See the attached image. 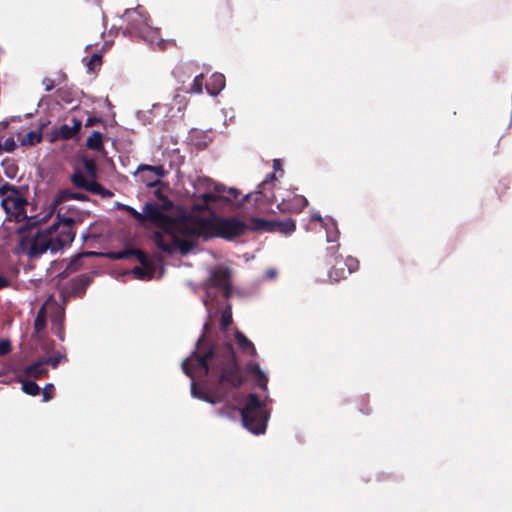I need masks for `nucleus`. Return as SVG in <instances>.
Instances as JSON below:
<instances>
[{
  "label": "nucleus",
  "mask_w": 512,
  "mask_h": 512,
  "mask_svg": "<svg viewBox=\"0 0 512 512\" xmlns=\"http://www.w3.org/2000/svg\"><path fill=\"white\" fill-rule=\"evenodd\" d=\"M175 227L176 231L170 235L171 243H166L162 238L158 239L164 252L187 254L195 247L199 237L232 239L248 229V225L238 218H201L194 214L177 216Z\"/></svg>",
  "instance_id": "nucleus-1"
},
{
  "label": "nucleus",
  "mask_w": 512,
  "mask_h": 512,
  "mask_svg": "<svg viewBox=\"0 0 512 512\" xmlns=\"http://www.w3.org/2000/svg\"><path fill=\"white\" fill-rule=\"evenodd\" d=\"M75 231L66 219L57 222L45 230L31 227L20 231L19 251L29 258L39 257L47 251L57 252L72 243Z\"/></svg>",
  "instance_id": "nucleus-2"
},
{
  "label": "nucleus",
  "mask_w": 512,
  "mask_h": 512,
  "mask_svg": "<svg viewBox=\"0 0 512 512\" xmlns=\"http://www.w3.org/2000/svg\"><path fill=\"white\" fill-rule=\"evenodd\" d=\"M117 207L127 211L141 225L150 222L152 225L160 228V231L154 234V241L159 249L162 250L158 242L159 238L164 239L166 243H171L170 235L176 231L177 217L168 215L163 208L155 203H147L143 208V212H138L133 207L120 203L117 204Z\"/></svg>",
  "instance_id": "nucleus-3"
},
{
  "label": "nucleus",
  "mask_w": 512,
  "mask_h": 512,
  "mask_svg": "<svg viewBox=\"0 0 512 512\" xmlns=\"http://www.w3.org/2000/svg\"><path fill=\"white\" fill-rule=\"evenodd\" d=\"M211 357V352L204 355H198L194 352L190 357L182 362V369L184 373L192 379L191 393L192 396L211 404H216L221 401L218 396L209 395L204 392H198L195 387V379H201L209 372L208 360Z\"/></svg>",
  "instance_id": "nucleus-4"
},
{
  "label": "nucleus",
  "mask_w": 512,
  "mask_h": 512,
  "mask_svg": "<svg viewBox=\"0 0 512 512\" xmlns=\"http://www.w3.org/2000/svg\"><path fill=\"white\" fill-rule=\"evenodd\" d=\"M245 428L254 434H262L266 430L269 412L263 402L255 394H250L245 406L239 409Z\"/></svg>",
  "instance_id": "nucleus-5"
},
{
  "label": "nucleus",
  "mask_w": 512,
  "mask_h": 512,
  "mask_svg": "<svg viewBox=\"0 0 512 512\" xmlns=\"http://www.w3.org/2000/svg\"><path fill=\"white\" fill-rule=\"evenodd\" d=\"M1 206L10 220L17 222L25 220L28 201L24 194L16 187L5 184L0 187Z\"/></svg>",
  "instance_id": "nucleus-6"
},
{
  "label": "nucleus",
  "mask_w": 512,
  "mask_h": 512,
  "mask_svg": "<svg viewBox=\"0 0 512 512\" xmlns=\"http://www.w3.org/2000/svg\"><path fill=\"white\" fill-rule=\"evenodd\" d=\"M198 187L199 189H205V192L200 195L205 206L216 201L232 203L240 195L239 190L236 188H227L223 184L214 182L209 178L198 179Z\"/></svg>",
  "instance_id": "nucleus-7"
},
{
  "label": "nucleus",
  "mask_w": 512,
  "mask_h": 512,
  "mask_svg": "<svg viewBox=\"0 0 512 512\" xmlns=\"http://www.w3.org/2000/svg\"><path fill=\"white\" fill-rule=\"evenodd\" d=\"M219 288L223 291L225 297L230 295V271L222 266L217 267L210 271V277L205 284L206 296L203 299V303L206 306L209 315L213 308L212 289Z\"/></svg>",
  "instance_id": "nucleus-8"
},
{
  "label": "nucleus",
  "mask_w": 512,
  "mask_h": 512,
  "mask_svg": "<svg viewBox=\"0 0 512 512\" xmlns=\"http://www.w3.org/2000/svg\"><path fill=\"white\" fill-rule=\"evenodd\" d=\"M122 18L128 24L129 30L135 32L146 42L153 43V39L145 34L144 28H149V18L142 7L138 6L136 9L126 10Z\"/></svg>",
  "instance_id": "nucleus-9"
},
{
  "label": "nucleus",
  "mask_w": 512,
  "mask_h": 512,
  "mask_svg": "<svg viewBox=\"0 0 512 512\" xmlns=\"http://www.w3.org/2000/svg\"><path fill=\"white\" fill-rule=\"evenodd\" d=\"M220 382L227 383L232 387H239L243 379L239 373L238 367L234 361V353L229 347V360L224 367L221 368Z\"/></svg>",
  "instance_id": "nucleus-10"
},
{
  "label": "nucleus",
  "mask_w": 512,
  "mask_h": 512,
  "mask_svg": "<svg viewBox=\"0 0 512 512\" xmlns=\"http://www.w3.org/2000/svg\"><path fill=\"white\" fill-rule=\"evenodd\" d=\"M359 262L353 257H348L345 261L337 260L333 269L329 272V278L338 281L345 278L348 274L358 269Z\"/></svg>",
  "instance_id": "nucleus-11"
},
{
  "label": "nucleus",
  "mask_w": 512,
  "mask_h": 512,
  "mask_svg": "<svg viewBox=\"0 0 512 512\" xmlns=\"http://www.w3.org/2000/svg\"><path fill=\"white\" fill-rule=\"evenodd\" d=\"M70 200L85 201L87 200V197L82 193H75L71 190H62L55 195L50 203L52 211L56 212L57 216L63 215L65 207L62 204L64 202H69Z\"/></svg>",
  "instance_id": "nucleus-12"
},
{
  "label": "nucleus",
  "mask_w": 512,
  "mask_h": 512,
  "mask_svg": "<svg viewBox=\"0 0 512 512\" xmlns=\"http://www.w3.org/2000/svg\"><path fill=\"white\" fill-rule=\"evenodd\" d=\"M70 200L85 201L87 200V197L82 193H75L71 190H62L55 195L50 203L52 211L56 212L57 216L63 215L65 207L62 204L64 202H69Z\"/></svg>",
  "instance_id": "nucleus-13"
},
{
  "label": "nucleus",
  "mask_w": 512,
  "mask_h": 512,
  "mask_svg": "<svg viewBox=\"0 0 512 512\" xmlns=\"http://www.w3.org/2000/svg\"><path fill=\"white\" fill-rule=\"evenodd\" d=\"M137 173H140L142 180L150 187L154 186L165 176V170L162 165L150 166L141 164L137 168Z\"/></svg>",
  "instance_id": "nucleus-14"
},
{
  "label": "nucleus",
  "mask_w": 512,
  "mask_h": 512,
  "mask_svg": "<svg viewBox=\"0 0 512 512\" xmlns=\"http://www.w3.org/2000/svg\"><path fill=\"white\" fill-rule=\"evenodd\" d=\"M73 183L80 188L95 193H102V187L92 178L84 175L82 172H76L72 177Z\"/></svg>",
  "instance_id": "nucleus-15"
},
{
  "label": "nucleus",
  "mask_w": 512,
  "mask_h": 512,
  "mask_svg": "<svg viewBox=\"0 0 512 512\" xmlns=\"http://www.w3.org/2000/svg\"><path fill=\"white\" fill-rule=\"evenodd\" d=\"M225 87V77L220 73H214L210 82L206 85V90L211 96H216Z\"/></svg>",
  "instance_id": "nucleus-16"
},
{
  "label": "nucleus",
  "mask_w": 512,
  "mask_h": 512,
  "mask_svg": "<svg viewBox=\"0 0 512 512\" xmlns=\"http://www.w3.org/2000/svg\"><path fill=\"white\" fill-rule=\"evenodd\" d=\"M139 259L143 263V266L135 267L131 271V274H133L135 278L140 279V280L151 279L153 276V269L150 266L145 264V262H144L145 255L139 252Z\"/></svg>",
  "instance_id": "nucleus-17"
},
{
  "label": "nucleus",
  "mask_w": 512,
  "mask_h": 512,
  "mask_svg": "<svg viewBox=\"0 0 512 512\" xmlns=\"http://www.w3.org/2000/svg\"><path fill=\"white\" fill-rule=\"evenodd\" d=\"M46 364L43 359H40L39 361L27 366L24 369V373L27 377L31 378H40L43 375L47 374Z\"/></svg>",
  "instance_id": "nucleus-18"
},
{
  "label": "nucleus",
  "mask_w": 512,
  "mask_h": 512,
  "mask_svg": "<svg viewBox=\"0 0 512 512\" xmlns=\"http://www.w3.org/2000/svg\"><path fill=\"white\" fill-rule=\"evenodd\" d=\"M235 340L239 348L249 354L254 356L256 354V349L254 344L240 331H235Z\"/></svg>",
  "instance_id": "nucleus-19"
},
{
  "label": "nucleus",
  "mask_w": 512,
  "mask_h": 512,
  "mask_svg": "<svg viewBox=\"0 0 512 512\" xmlns=\"http://www.w3.org/2000/svg\"><path fill=\"white\" fill-rule=\"evenodd\" d=\"M248 229L253 231L274 232L275 224H273V221H267L263 218H251Z\"/></svg>",
  "instance_id": "nucleus-20"
},
{
  "label": "nucleus",
  "mask_w": 512,
  "mask_h": 512,
  "mask_svg": "<svg viewBox=\"0 0 512 512\" xmlns=\"http://www.w3.org/2000/svg\"><path fill=\"white\" fill-rule=\"evenodd\" d=\"M275 179V176L274 175H268L265 180L259 184L258 186V190H257V194L260 195V196H263V198L268 201V202H274L275 200V197L273 195V193H268L267 190H269L271 188V186L273 185V180Z\"/></svg>",
  "instance_id": "nucleus-21"
},
{
  "label": "nucleus",
  "mask_w": 512,
  "mask_h": 512,
  "mask_svg": "<svg viewBox=\"0 0 512 512\" xmlns=\"http://www.w3.org/2000/svg\"><path fill=\"white\" fill-rule=\"evenodd\" d=\"M144 30L146 36L153 39V43H149L150 45H155L161 50L165 49L168 42L159 36V31L157 28H154L149 24V28H144Z\"/></svg>",
  "instance_id": "nucleus-22"
},
{
  "label": "nucleus",
  "mask_w": 512,
  "mask_h": 512,
  "mask_svg": "<svg viewBox=\"0 0 512 512\" xmlns=\"http://www.w3.org/2000/svg\"><path fill=\"white\" fill-rule=\"evenodd\" d=\"M80 126H81V124L78 121H74L73 126L64 124L58 129L57 136H59L63 139L72 138L74 135L77 134L78 130L80 129Z\"/></svg>",
  "instance_id": "nucleus-23"
},
{
  "label": "nucleus",
  "mask_w": 512,
  "mask_h": 512,
  "mask_svg": "<svg viewBox=\"0 0 512 512\" xmlns=\"http://www.w3.org/2000/svg\"><path fill=\"white\" fill-rule=\"evenodd\" d=\"M42 140V133L40 130H33L28 132L20 141L22 146H33Z\"/></svg>",
  "instance_id": "nucleus-24"
},
{
  "label": "nucleus",
  "mask_w": 512,
  "mask_h": 512,
  "mask_svg": "<svg viewBox=\"0 0 512 512\" xmlns=\"http://www.w3.org/2000/svg\"><path fill=\"white\" fill-rule=\"evenodd\" d=\"M248 371L251 373H254L257 376V381H258L259 386L262 389L266 390L268 379H267V376L265 375V373L260 369L258 364H255V363L249 364Z\"/></svg>",
  "instance_id": "nucleus-25"
},
{
  "label": "nucleus",
  "mask_w": 512,
  "mask_h": 512,
  "mask_svg": "<svg viewBox=\"0 0 512 512\" xmlns=\"http://www.w3.org/2000/svg\"><path fill=\"white\" fill-rule=\"evenodd\" d=\"M273 224H275V231H279L283 234H291L296 228L295 222L291 219H287L285 221H273Z\"/></svg>",
  "instance_id": "nucleus-26"
},
{
  "label": "nucleus",
  "mask_w": 512,
  "mask_h": 512,
  "mask_svg": "<svg viewBox=\"0 0 512 512\" xmlns=\"http://www.w3.org/2000/svg\"><path fill=\"white\" fill-rule=\"evenodd\" d=\"M46 326V306L45 304L41 306L38 311V314L34 321V330L36 334H39L44 330Z\"/></svg>",
  "instance_id": "nucleus-27"
},
{
  "label": "nucleus",
  "mask_w": 512,
  "mask_h": 512,
  "mask_svg": "<svg viewBox=\"0 0 512 512\" xmlns=\"http://www.w3.org/2000/svg\"><path fill=\"white\" fill-rule=\"evenodd\" d=\"M323 228L326 230L327 242L337 241L338 236H339V231H338L333 219H330L329 222H325V226Z\"/></svg>",
  "instance_id": "nucleus-28"
},
{
  "label": "nucleus",
  "mask_w": 512,
  "mask_h": 512,
  "mask_svg": "<svg viewBox=\"0 0 512 512\" xmlns=\"http://www.w3.org/2000/svg\"><path fill=\"white\" fill-rule=\"evenodd\" d=\"M86 145L88 148L99 150L102 147V134L94 131L87 139Z\"/></svg>",
  "instance_id": "nucleus-29"
},
{
  "label": "nucleus",
  "mask_w": 512,
  "mask_h": 512,
  "mask_svg": "<svg viewBox=\"0 0 512 512\" xmlns=\"http://www.w3.org/2000/svg\"><path fill=\"white\" fill-rule=\"evenodd\" d=\"M22 390L31 396H36L40 393V387L33 381H22Z\"/></svg>",
  "instance_id": "nucleus-30"
},
{
  "label": "nucleus",
  "mask_w": 512,
  "mask_h": 512,
  "mask_svg": "<svg viewBox=\"0 0 512 512\" xmlns=\"http://www.w3.org/2000/svg\"><path fill=\"white\" fill-rule=\"evenodd\" d=\"M84 175H87L88 177L95 180L96 176V165L93 160H84L83 163V169L80 171Z\"/></svg>",
  "instance_id": "nucleus-31"
},
{
  "label": "nucleus",
  "mask_w": 512,
  "mask_h": 512,
  "mask_svg": "<svg viewBox=\"0 0 512 512\" xmlns=\"http://www.w3.org/2000/svg\"><path fill=\"white\" fill-rule=\"evenodd\" d=\"M2 166L4 168V173L8 178L13 179L17 176L18 169L13 161L6 160L2 163Z\"/></svg>",
  "instance_id": "nucleus-32"
},
{
  "label": "nucleus",
  "mask_w": 512,
  "mask_h": 512,
  "mask_svg": "<svg viewBox=\"0 0 512 512\" xmlns=\"http://www.w3.org/2000/svg\"><path fill=\"white\" fill-rule=\"evenodd\" d=\"M294 201H295V204L293 206H286V205L282 204V209H291V210L299 211L302 208H304L308 203L307 199L303 196H295Z\"/></svg>",
  "instance_id": "nucleus-33"
},
{
  "label": "nucleus",
  "mask_w": 512,
  "mask_h": 512,
  "mask_svg": "<svg viewBox=\"0 0 512 512\" xmlns=\"http://www.w3.org/2000/svg\"><path fill=\"white\" fill-rule=\"evenodd\" d=\"M0 147V154L2 152H13L17 147V143L13 137H8L3 143L0 142Z\"/></svg>",
  "instance_id": "nucleus-34"
},
{
  "label": "nucleus",
  "mask_w": 512,
  "mask_h": 512,
  "mask_svg": "<svg viewBox=\"0 0 512 512\" xmlns=\"http://www.w3.org/2000/svg\"><path fill=\"white\" fill-rule=\"evenodd\" d=\"M231 323H232V311H231V307L228 306L226 309L223 310L222 315H221V328L223 330H226Z\"/></svg>",
  "instance_id": "nucleus-35"
},
{
  "label": "nucleus",
  "mask_w": 512,
  "mask_h": 512,
  "mask_svg": "<svg viewBox=\"0 0 512 512\" xmlns=\"http://www.w3.org/2000/svg\"><path fill=\"white\" fill-rule=\"evenodd\" d=\"M202 81H203V74H199V75L195 76L192 86H191V89L187 90V92H189V93L193 92L196 94L202 93V91H203Z\"/></svg>",
  "instance_id": "nucleus-36"
},
{
  "label": "nucleus",
  "mask_w": 512,
  "mask_h": 512,
  "mask_svg": "<svg viewBox=\"0 0 512 512\" xmlns=\"http://www.w3.org/2000/svg\"><path fill=\"white\" fill-rule=\"evenodd\" d=\"M62 205L65 207V209H64V214L61 216H58L59 222H63L66 219H68L71 227L73 228L74 214H71L69 216H67L66 214H67V212L74 210V208L70 204H68V202H64Z\"/></svg>",
  "instance_id": "nucleus-37"
},
{
  "label": "nucleus",
  "mask_w": 512,
  "mask_h": 512,
  "mask_svg": "<svg viewBox=\"0 0 512 512\" xmlns=\"http://www.w3.org/2000/svg\"><path fill=\"white\" fill-rule=\"evenodd\" d=\"M53 394H54V386H53V384H47L44 387L43 392H42L43 401L47 402L50 399H52L53 398Z\"/></svg>",
  "instance_id": "nucleus-38"
},
{
  "label": "nucleus",
  "mask_w": 512,
  "mask_h": 512,
  "mask_svg": "<svg viewBox=\"0 0 512 512\" xmlns=\"http://www.w3.org/2000/svg\"><path fill=\"white\" fill-rule=\"evenodd\" d=\"M11 350V344L9 340L0 341V356L6 355Z\"/></svg>",
  "instance_id": "nucleus-39"
},
{
  "label": "nucleus",
  "mask_w": 512,
  "mask_h": 512,
  "mask_svg": "<svg viewBox=\"0 0 512 512\" xmlns=\"http://www.w3.org/2000/svg\"><path fill=\"white\" fill-rule=\"evenodd\" d=\"M62 356L61 355H58V356H55V357H48V358H43L45 364H50L53 368H56L60 361L62 360Z\"/></svg>",
  "instance_id": "nucleus-40"
},
{
  "label": "nucleus",
  "mask_w": 512,
  "mask_h": 512,
  "mask_svg": "<svg viewBox=\"0 0 512 512\" xmlns=\"http://www.w3.org/2000/svg\"><path fill=\"white\" fill-rule=\"evenodd\" d=\"M100 63H101V57H100V55H98V54H94V55L91 57V59H90V61H89V63H88V67H89V69H92V68H93V66H95V65H100Z\"/></svg>",
  "instance_id": "nucleus-41"
},
{
  "label": "nucleus",
  "mask_w": 512,
  "mask_h": 512,
  "mask_svg": "<svg viewBox=\"0 0 512 512\" xmlns=\"http://www.w3.org/2000/svg\"><path fill=\"white\" fill-rule=\"evenodd\" d=\"M43 85L45 86L46 91H51L54 88V81L52 79L46 78L43 80Z\"/></svg>",
  "instance_id": "nucleus-42"
},
{
  "label": "nucleus",
  "mask_w": 512,
  "mask_h": 512,
  "mask_svg": "<svg viewBox=\"0 0 512 512\" xmlns=\"http://www.w3.org/2000/svg\"><path fill=\"white\" fill-rule=\"evenodd\" d=\"M311 218L313 220L319 221L323 227L325 226V222H329V220L331 219V218L323 219L319 213L313 214Z\"/></svg>",
  "instance_id": "nucleus-43"
},
{
  "label": "nucleus",
  "mask_w": 512,
  "mask_h": 512,
  "mask_svg": "<svg viewBox=\"0 0 512 512\" xmlns=\"http://www.w3.org/2000/svg\"><path fill=\"white\" fill-rule=\"evenodd\" d=\"M273 167H274V170L275 171H278V170H281V162L279 159H275L274 162H273Z\"/></svg>",
  "instance_id": "nucleus-44"
},
{
  "label": "nucleus",
  "mask_w": 512,
  "mask_h": 512,
  "mask_svg": "<svg viewBox=\"0 0 512 512\" xmlns=\"http://www.w3.org/2000/svg\"><path fill=\"white\" fill-rule=\"evenodd\" d=\"M266 275H267V277H269V278H274V277H275V275H276V271H275V270H273V269H270V270H268V271L266 272Z\"/></svg>",
  "instance_id": "nucleus-45"
},
{
  "label": "nucleus",
  "mask_w": 512,
  "mask_h": 512,
  "mask_svg": "<svg viewBox=\"0 0 512 512\" xmlns=\"http://www.w3.org/2000/svg\"><path fill=\"white\" fill-rule=\"evenodd\" d=\"M6 285H7V280L4 277L0 276V289L5 287Z\"/></svg>",
  "instance_id": "nucleus-46"
},
{
  "label": "nucleus",
  "mask_w": 512,
  "mask_h": 512,
  "mask_svg": "<svg viewBox=\"0 0 512 512\" xmlns=\"http://www.w3.org/2000/svg\"><path fill=\"white\" fill-rule=\"evenodd\" d=\"M327 250H328L329 253L334 254V253L337 252L338 246H331Z\"/></svg>",
  "instance_id": "nucleus-47"
},
{
  "label": "nucleus",
  "mask_w": 512,
  "mask_h": 512,
  "mask_svg": "<svg viewBox=\"0 0 512 512\" xmlns=\"http://www.w3.org/2000/svg\"><path fill=\"white\" fill-rule=\"evenodd\" d=\"M249 197H250V194H246V196L244 197V199H243L242 201H240V202L237 204V206H238V207H240V206L243 204V202H244V201H246V200H248V199H249Z\"/></svg>",
  "instance_id": "nucleus-48"
},
{
  "label": "nucleus",
  "mask_w": 512,
  "mask_h": 512,
  "mask_svg": "<svg viewBox=\"0 0 512 512\" xmlns=\"http://www.w3.org/2000/svg\"><path fill=\"white\" fill-rule=\"evenodd\" d=\"M123 257H124V254H122V253H119V254H117V256H116V258H119V259H120V258H123Z\"/></svg>",
  "instance_id": "nucleus-49"
},
{
  "label": "nucleus",
  "mask_w": 512,
  "mask_h": 512,
  "mask_svg": "<svg viewBox=\"0 0 512 512\" xmlns=\"http://www.w3.org/2000/svg\"><path fill=\"white\" fill-rule=\"evenodd\" d=\"M161 106L160 105H154V109H160Z\"/></svg>",
  "instance_id": "nucleus-50"
}]
</instances>
